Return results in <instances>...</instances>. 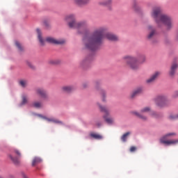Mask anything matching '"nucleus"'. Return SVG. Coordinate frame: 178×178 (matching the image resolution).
Instances as JSON below:
<instances>
[{"instance_id":"15","label":"nucleus","mask_w":178,"mask_h":178,"mask_svg":"<svg viewBox=\"0 0 178 178\" xmlns=\"http://www.w3.org/2000/svg\"><path fill=\"white\" fill-rule=\"evenodd\" d=\"M35 92L38 95H40L42 98H47V91L44 88H38L35 90Z\"/></svg>"},{"instance_id":"19","label":"nucleus","mask_w":178,"mask_h":178,"mask_svg":"<svg viewBox=\"0 0 178 178\" xmlns=\"http://www.w3.org/2000/svg\"><path fill=\"white\" fill-rule=\"evenodd\" d=\"M89 63H90V58H84L83 60H82L79 63V65H80L81 67L85 68V67H87L88 66Z\"/></svg>"},{"instance_id":"34","label":"nucleus","mask_w":178,"mask_h":178,"mask_svg":"<svg viewBox=\"0 0 178 178\" xmlns=\"http://www.w3.org/2000/svg\"><path fill=\"white\" fill-rule=\"evenodd\" d=\"M22 177H24V178H28L27 176L25 175L24 172H22Z\"/></svg>"},{"instance_id":"33","label":"nucleus","mask_w":178,"mask_h":178,"mask_svg":"<svg viewBox=\"0 0 178 178\" xmlns=\"http://www.w3.org/2000/svg\"><path fill=\"white\" fill-rule=\"evenodd\" d=\"M173 97L174 98H177L178 97V90L177 91H175L173 94Z\"/></svg>"},{"instance_id":"8","label":"nucleus","mask_w":178,"mask_h":178,"mask_svg":"<svg viewBox=\"0 0 178 178\" xmlns=\"http://www.w3.org/2000/svg\"><path fill=\"white\" fill-rule=\"evenodd\" d=\"M46 41L47 42H49V44H55L56 45H62L63 44H65V42H66L64 39L56 40L52 37L47 38Z\"/></svg>"},{"instance_id":"4","label":"nucleus","mask_w":178,"mask_h":178,"mask_svg":"<svg viewBox=\"0 0 178 178\" xmlns=\"http://www.w3.org/2000/svg\"><path fill=\"white\" fill-rule=\"evenodd\" d=\"M176 136H177L176 132L167 133L160 138V143L164 144V145H177L178 139L168 140L170 137H176Z\"/></svg>"},{"instance_id":"11","label":"nucleus","mask_w":178,"mask_h":178,"mask_svg":"<svg viewBox=\"0 0 178 178\" xmlns=\"http://www.w3.org/2000/svg\"><path fill=\"white\" fill-rule=\"evenodd\" d=\"M161 72H154L149 79L146 80L147 84H152L159 77Z\"/></svg>"},{"instance_id":"24","label":"nucleus","mask_w":178,"mask_h":178,"mask_svg":"<svg viewBox=\"0 0 178 178\" xmlns=\"http://www.w3.org/2000/svg\"><path fill=\"white\" fill-rule=\"evenodd\" d=\"M132 8L136 12H140V7L138 6V3H137V1H134L132 4Z\"/></svg>"},{"instance_id":"28","label":"nucleus","mask_w":178,"mask_h":178,"mask_svg":"<svg viewBox=\"0 0 178 178\" xmlns=\"http://www.w3.org/2000/svg\"><path fill=\"white\" fill-rule=\"evenodd\" d=\"M27 104V95H22V102L21 103V105H26Z\"/></svg>"},{"instance_id":"12","label":"nucleus","mask_w":178,"mask_h":178,"mask_svg":"<svg viewBox=\"0 0 178 178\" xmlns=\"http://www.w3.org/2000/svg\"><path fill=\"white\" fill-rule=\"evenodd\" d=\"M90 1L91 0H74V3L76 6H79L80 8H83V6H86L90 3Z\"/></svg>"},{"instance_id":"27","label":"nucleus","mask_w":178,"mask_h":178,"mask_svg":"<svg viewBox=\"0 0 178 178\" xmlns=\"http://www.w3.org/2000/svg\"><path fill=\"white\" fill-rule=\"evenodd\" d=\"M44 119L46 120H47V122H53L54 123H60V124H62V122L61 121H59L58 120H55L54 118H44Z\"/></svg>"},{"instance_id":"38","label":"nucleus","mask_w":178,"mask_h":178,"mask_svg":"<svg viewBox=\"0 0 178 178\" xmlns=\"http://www.w3.org/2000/svg\"><path fill=\"white\" fill-rule=\"evenodd\" d=\"M177 38H178V32H177Z\"/></svg>"},{"instance_id":"2","label":"nucleus","mask_w":178,"mask_h":178,"mask_svg":"<svg viewBox=\"0 0 178 178\" xmlns=\"http://www.w3.org/2000/svg\"><path fill=\"white\" fill-rule=\"evenodd\" d=\"M151 16L158 27L164 26L166 31H170L173 29V19L166 14H163L160 7L154 8Z\"/></svg>"},{"instance_id":"7","label":"nucleus","mask_w":178,"mask_h":178,"mask_svg":"<svg viewBox=\"0 0 178 178\" xmlns=\"http://www.w3.org/2000/svg\"><path fill=\"white\" fill-rule=\"evenodd\" d=\"M154 102L157 106L163 108V106H166L169 104V99L165 95H159L155 98Z\"/></svg>"},{"instance_id":"9","label":"nucleus","mask_w":178,"mask_h":178,"mask_svg":"<svg viewBox=\"0 0 178 178\" xmlns=\"http://www.w3.org/2000/svg\"><path fill=\"white\" fill-rule=\"evenodd\" d=\"M147 31L148 34L147 35V38L151 41V40H153L154 37L156 35V30L154 26L149 25L147 26Z\"/></svg>"},{"instance_id":"25","label":"nucleus","mask_w":178,"mask_h":178,"mask_svg":"<svg viewBox=\"0 0 178 178\" xmlns=\"http://www.w3.org/2000/svg\"><path fill=\"white\" fill-rule=\"evenodd\" d=\"M32 106H33V108H42V103H41L40 102H35L32 104Z\"/></svg>"},{"instance_id":"17","label":"nucleus","mask_w":178,"mask_h":178,"mask_svg":"<svg viewBox=\"0 0 178 178\" xmlns=\"http://www.w3.org/2000/svg\"><path fill=\"white\" fill-rule=\"evenodd\" d=\"M36 33L38 34V38L39 40V42L41 45H44L45 44V40H43L42 38V33H41V30L40 29H36Z\"/></svg>"},{"instance_id":"32","label":"nucleus","mask_w":178,"mask_h":178,"mask_svg":"<svg viewBox=\"0 0 178 178\" xmlns=\"http://www.w3.org/2000/svg\"><path fill=\"white\" fill-rule=\"evenodd\" d=\"M136 149H137V147H136L135 146H132L130 148V152H136Z\"/></svg>"},{"instance_id":"30","label":"nucleus","mask_w":178,"mask_h":178,"mask_svg":"<svg viewBox=\"0 0 178 178\" xmlns=\"http://www.w3.org/2000/svg\"><path fill=\"white\" fill-rule=\"evenodd\" d=\"M26 65L27 66H29V67H30L31 69H35V67L33 65V63H31V62L30 61H27L26 62Z\"/></svg>"},{"instance_id":"14","label":"nucleus","mask_w":178,"mask_h":178,"mask_svg":"<svg viewBox=\"0 0 178 178\" xmlns=\"http://www.w3.org/2000/svg\"><path fill=\"white\" fill-rule=\"evenodd\" d=\"M95 88L96 90H97V91L99 92V94L102 95V101L103 102H105V95H106V92L104 90V89L99 88V82H96L95 83Z\"/></svg>"},{"instance_id":"23","label":"nucleus","mask_w":178,"mask_h":178,"mask_svg":"<svg viewBox=\"0 0 178 178\" xmlns=\"http://www.w3.org/2000/svg\"><path fill=\"white\" fill-rule=\"evenodd\" d=\"M129 136H130V132H127L124 134L121 137L122 141L123 143H126L127 141V137H129Z\"/></svg>"},{"instance_id":"31","label":"nucleus","mask_w":178,"mask_h":178,"mask_svg":"<svg viewBox=\"0 0 178 178\" xmlns=\"http://www.w3.org/2000/svg\"><path fill=\"white\" fill-rule=\"evenodd\" d=\"M169 119L170 120H176L177 119H178V114L176 115H170Z\"/></svg>"},{"instance_id":"21","label":"nucleus","mask_w":178,"mask_h":178,"mask_svg":"<svg viewBox=\"0 0 178 178\" xmlns=\"http://www.w3.org/2000/svg\"><path fill=\"white\" fill-rule=\"evenodd\" d=\"M42 162V159L40 157H34L32 161V166H36V165H38Z\"/></svg>"},{"instance_id":"37","label":"nucleus","mask_w":178,"mask_h":178,"mask_svg":"<svg viewBox=\"0 0 178 178\" xmlns=\"http://www.w3.org/2000/svg\"><path fill=\"white\" fill-rule=\"evenodd\" d=\"M98 127H99V126H101V124H97Z\"/></svg>"},{"instance_id":"3","label":"nucleus","mask_w":178,"mask_h":178,"mask_svg":"<svg viewBox=\"0 0 178 178\" xmlns=\"http://www.w3.org/2000/svg\"><path fill=\"white\" fill-rule=\"evenodd\" d=\"M122 60L126 63L128 67H130L131 70H138L140 66L143 63H145L147 58L144 54H139L136 57L127 55L122 57Z\"/></svg>"},{"instance_id":"13","label":"nucleus","mask_w":178,"mask_h":178,"mask_svg":"<svg viewBox=\"0 0 178 178\" xmlns=\"http://www.w3.org/2000/svg\"><path fill=\"white\" fill-rule=\"evenodd\" d=\"M177 68H178V63L177 62L172 63L169 72V74L170 77L175 76V74H176V70H177Z\"/></svg>"},{"instance_id":"26","label":"nucleus","mask_w":178,"mask_h":178,"mask_svg":"<svg viewBox=\"0 0 178 178\" xmlns=\"http://www.w3.org/2000/svg\"><path fill=\"white\" fill-rule=\"evenodd\" d=\"M19 84L23 88H26V87H27V81H26V80H20L19 81Z\"/></svg>"},{"instance_id":"5","label":"nucleus","mask_w":178,"mask_h":178,"mask_svg":"<svg viewBox=\"0 0 178 178\" xmlns=\"http://www.w3.org/2000/svg\"><path fill=\"white\" fill-rule=\"evenodd\" d=\"M97 106L99 107V109L100 110L101 112H103L104 115L103 116L106 123L108 124H113V118L111 116V111L109 108L105 106H102L99 103H97Z\"/></svg>"},{"instance_id":"10","label":"nucleus","mask_w":178,"mask_h":178,"mask_svg":"<svg viewBox=\"0 0 178 178\" xmlns=\"http://www.w3.org/2000/svg\"><path fill=\"white\" fill-rule=\"evenodd\" d=\"M14 153L16 155H17V157H13V156L10 155V159L13 162V163H15V165H17L19 162V158H20V156H22V154L20 153V152L17 149H14Z\"/></svg>"},{"instance_id":"22","label":"nucleus","mask_w":178,"mask_h":178,"mask_svg":"<svg viewBox=\"0 0 178 178\" xmlns=\"http://www.w3.org/2000/svg\"><path fill=\"white\" fill-rule=\"evenodd\" d=\"M90 136L92 138H95V140H102V136L100 134L90 133Z\"/></svg>"},{"instance_id":"18","label":"nucleus","mask_w":178,"mask_h":178,"mask_svg":"<svg viewBox=\"0 0 178 178\" xmlns=\"http://www.w3.org/2000/svg\"><path fill=\"white\" fill-rule=\"evenodd\" d=\"M143 88H138L134 90L131 94V98H135L137 95H140V94H143Z\"/></svg>"},{"instance_id":"1","label":"nucleus","mask_w":178,"mask_h":178,"mask_svg":"<svg viewBox=\"0 0 178 178\" xmlns=\"http://www.w3.org/2000/svg\"><path fill=\"white\" fill-rule=\"evenodd\" d=\"M65 19L68 22V26L70 29H77L78 33L83 35V42L86 49L90 51L98 49L99 45L104 42V37L108 41H119L118 35L112 33H106L108 29L105 26L97 28L92 34H88L87 33V29H88V22L87 21L76 22L73 15H67Z\"/></svg>"},{"instance_id":"36","label":"nucleus","mask_w":178,"mask_h":178,"mask_svg":"<svg viewBox=\"0 0 178 178\" xmlns=\"http://www.w3.org/2000/svg\"><path fill=\"white\" fill-rule=\"evenodd\" d=\"M83 87L84 88L87 87V83L83 84Z\"/></svg>"},{"instance_id":"16","label":"nucleus","mask_w":178,"mask_h":178,"mask_svg":"<svg viewBox=\"0 0 178 178\" xmlns=\"http://www.w3.org/2000/svg\"><path fill=\"white\" fill-rule=\"evenodd\" d=\"M112 0H105L104 1H99V4L101 6H106L111 10L112 9Z\"/></svg>"},{"instance_id":"6","label":"nucleus","mask_w":178,"mask_h":178,"mask_svg":"<svg viewBox=\"0 0 178 178\" xmlns=\"http://www.w3.org/2000/svg\"><path fill=\"white\" fill-rule=\"evenodd\" d=\"M149 113L150 116H152V118H158V114L155 111H151V108L149 107H145L140 111V113L137 111H134L133 114L136 116H138L140 119L142 120H147V117L145 115H143V113Z\"/></svg>"},{"instance_id":"35","label":"nucleus","mask_w":178,"mask_h":178,"mask_svg":"<svg viewBox=\"0 0 178 178\" xmlns=\"http://www.w3.org/2000/svg\"><path fill=\"white\" fill-rule=\"evenodd\" d=\"M51 63H53L54 65H56V63H58V62L56 60H54V61H51Z\"/></svg>"},{"instance_id":"20","label":"nucleus","mask_w":178,"mask_h":178,"mask_svg":"<svg viewBox=\"0 0 178 178\" xmlns=\"http://www.w3.org/2000/svg\"><path fill=\"white\" fill-rule=\"evenodd\" d=\"M61 90L63 92H72V91L74 90V88L70 86H63L61 88Z\"/></svg>"},{"instance_id":"29","label":"nucleus","mask_w":178,"mask_h":178,"mask_svg":"<svg viewBox=\"0 0 178 178\" xmlns=\"http://www.w3.org/2000/svg\"><path fill=\"white\" fill-rule=\"evenodd\" d=\"M15 45L19 51H23V47H22V44H20V43L19 42L16 41Z\"/></svg>"}]
</instances>
